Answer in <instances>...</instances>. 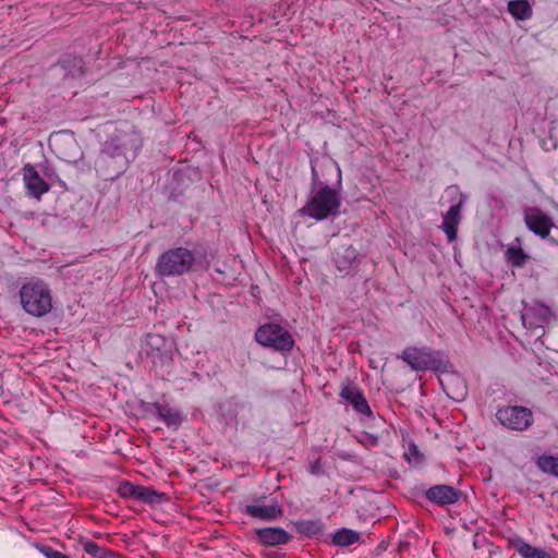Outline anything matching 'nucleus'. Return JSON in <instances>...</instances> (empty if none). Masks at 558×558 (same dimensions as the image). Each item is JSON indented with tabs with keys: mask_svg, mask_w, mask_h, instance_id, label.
<instances>
[{
	"mask_svg": "<svg viewBox=\"0 0 558 558\" xmlns=\"http://www.w3.org/2000/svg\"><path fill=\"white\" fill-rule=\"evenodd\" d=\"M19 296L23 311L33 317H44L53 310L52 291L41 279H28L23 282Z\"/></svg>",
	"mask_w": 558,
	"mask_h": 558,
	"instance_id": "obj_1",
	"label": "nucleus"
},
{
	"mask_svg": "<svg viewBox=\"0 0 558 558\" xmlns=\"http://www.w3.org/2000/svg\"><path fill=\"white\" fill-rule=\"evenodd\" d=\"M195 263L194 253L186 247H175L162 253L156 265L161 277L181 276L189 272Z\"/></svg>",
	"mask_w": 558,
	"mask_h": 558,
	"instance_id": "obj_2",
	"label": "nucleus"
},
{
	"mask_svg": "<svg viewBox=\"0 0 558 558\" xmlns=\"http://www.w3.org/2000/svg\"><path fill=\"white\" fill-rule=\"evenodd\" d=\"M340 204L337 192L329 186H323L313 194L306 206L300 209V213L316 220H323L330 215H336Z\"/></svg>",
	"mask_w": 558,
	"mask_h": 558,
	"instance_id": "obj_3",
	"label": "nucleus"
},
{
	"mask_svg": "<svg viewBox=\"0 0 558 558\" xmlns=\"http://www.w3.org/2000/svg\"><path fill=\"white\" fill-rule=\"evenodd\" d=\"M256 341L277 351H290L294 345L291 333L277 324L260 326L255 332Z\"/></svg>",
	"mask_w": 558,
	"mask_h": 558,
	"instance_id": "obj_4",
	"label": "nucleus"
},
{
	"mask_svg": "<svg viewBox=\"0 0 558 558\" xmlns=\"http://www.w3.org/2000/svg\"><path fill=\"white\" fill-rule=\"evenodd\" d=\"M496 417L501 425L512 430H524L533 423L532 411L521 405L500 408L496 412Z\"/></svg>",
	"mask_w": 558,
	"mask_h": 558,
	"instance_id": "obj_5",
	"label": "nucleus"
},
{
	"mask_svg": "<svg viewBox=\"0 0 558 558\" xmlns=\"http://www.w3.org/2000/svg\"><path fill=\"white\" fill-rule=\"evenodd\" d=\"M524 222L530 231L542 238H547L554 227L551 218L538 208H527L524 213Z\"/></svg>",
	"mask_w": 558,
	"mask_h": 558,
	"instance_id": "obj_6",
	"label": "nucleus"
},
{
	"mask_svg": "<svg viewBox=\"0 0 558 558\" xmlns=\"http://www.w3.org/2000/svg\"><path fill=\"white\" fill-rule=\"evenodd\" d=\"M23 182L28 194L37 199L50 189L49 184L39 175L34 166L29 163L23 167Z\"/></svg>",
	"mask_w": 558,
	"mask_h": 558,
	"instance_id": "obj_7",
	"label": "nucleus"
},
{
	"mask_svg": "<svg viewBox=\"0 0 558 558\" xmlns=\"http://www.w3.org/2000/svg\"><path fill=\"white\" fill-rule=\"evenodd\" d=\"M463 204L464 197L461 196L460 201L452 205L444 215L441 229L446 233L449 242H453L457 238V230L461 221V210Z\"/></svg>",
	"mask_w": 558,
	"mask_h": 558,
	"instance_id": "obj_8",
	"label": "nucleus"
},
{
	"mask_svg": "<svg viewBox=\"0 0 558 558\" xmlns=\"http://www.w3.org/2000/svg\"><path fill=\"white\" fill-rule=\"evenodd\" d=\"M257 539L266 546H278L289 542L290 535L281 527H264L256 530Z\"/></svg>",
	"mask_w": 558,
	"mask_h": 558,
	"instance_id": "obj_9",
	"label": "nucleus"
},
{
	"mask_svg": "<svg viewBox=\"0 0 558 558\" xmlns=\"http://www.w3.org/2000/svg\"><path fill=\"white\" fill-rule=\"evenodd\" d=\"M340 397L347 401H349L355 411L362 414H371V409L366 399L364 398L360 388L354 385H347L342 387L340 391Z\"/></svg>",
	"mask_w": 558,
	"mask_h": 558,
	"instance_id": "obj_10",
	"label": "nucleus"
},
{
	"mask_svg": "<svg viewBox=\"0 0 558 558\" xmlns=\"http://www.w3.org/2000/svg\"><path fill=\"white\" fill-rule=\"evenodd\" d=\"M426 496L439 505H450L459 499L460 492L448 485H436L427 490Z\"/></svg>",
	"mask_w": 558,
	"mask_h": 558,
	"instance_id": "obj_11",
	"label": "nucleus"
},
{
	"mask_svg": "<svg viewBox=\"0 0 558 558\" xmlns=\"http://www.w3.org/2000/svg\"><path fill=\"white\" fill-rule=\"evenodd\" d=\"M245 511L248 515L265 521L274 520L282 514L280 506L276 502L269 505L255 502L246 506Z\"/></svg>",
	"mask_w": 558,
	"mask_h": 558,
	"instance_id": "obj_12",
	"label": "nucleus"
},
{
	"mask_svg": "<svg viewBox=\"0 0 558 558\" xmlns=\"http://www.w3.org/2000/svg\"><path fill=\"white\" fill-rule=\"evenodd\" d=\"M402 359L416 371L428 368L432 364L430 353L416 348L405 349Z\"/></svg>",
	"mask_w": 558,
	"mask_h": 558,
	"instance_id": "obj_13",
	"label": "nucleus"
},
{
	"mask_svg": "<svg viewBox=\"0 0 558 558\" xmlns=\"http://www.w3.org/2000/svg\"><path fill=\"white\" fill-rule=\"evenodd\" d=\"M445 392L449 398L459 401L465 396V385L459 377L446 376L445 379L440 380Z\"/></svg>",
	"mask_w": 558,
	"mask_h": 558,
	"instance_id": "obj_14",
	"label": "nucleus"
},
{
	"mask_svg": "<svg viewBox=\"0 0 558 558\" xmlns=\"http://www.w3.org/2000/svg\"><path fill=\"white\" fill-rule=\"evenodd\" d=\"M506 259L514 267H522L529 259V255L523 251L521 240H515L508 246L506 251Z\"/></svg>",
	"mask_w": 558,
	"mask_h": 558,
	"instance_id": "obj_15",
	"label": "nucleus"
},
{
	"mask_svg": "<svg viewBox=\"0 0 558 558\" xmlns=\"http://www.w3.org/2000/svg\"><path fill=\"white\" fill-rule=\"evenodd\" d=\"M357 251L349 245L340 247L336 253V266L339 271H348L357 258Z\"/></svg>",
	"mask_w": 558,
	"mask_h": 558,
	"instance_id": "obj_16",
	"label": "nucleus"
},
{
	"mask_svg": "<svg viewBox=\"0 0 558 558\" xmlns=\"http://www.w3.org/2000/svg\"><path fill=\"white\" fill-rule=\"evenodd\" d=\"M512 545L522 558H554L546 550L533 547L521 538L513 539Z\"/></svg>",
	"mask_w": 558,
	"mask_h": 558,
	"instance_id": "obj_17",
	"label": "nucleus"
},
{
	"mask_svg": "<svg viewBox=\"0 0 558 558\" xmlns=\"http://www.w3.org/2000/svg\"><path fill=\"white\" fill-rule=\"evenodd\" d=\"M508 11L517 20H527L532 15V8L526 0L509 1Z\"/></svg>",
	"mask_w": 558,
	"mask_h": 558,
	"instance_id": "obj_18",
	"label": "nucleus"
},
{
	"mask_svg": "<svg viewBox=\"0 0 558 558\" xmlns=\"http://www.w3.org/2000/svg\"><path fill=\"white\" fill-rule=\"evenodd\" d=\"M360 534L350 529H341L337 531L332 536V543L337 546H350L357 542Z\"/></svg>",
	"mask_w": 558,
	"mask_h": 558,
	"instance_id": "obj_19",
	"label": "nucleus"
},
{
	"mask_svg": "<svg viewBox=\"0 0 558 558\" xmlns=\"http://www.w3.org/2000/svg\"><path fill=\"white\" fill-rule=\"evenodd\" d=\"M166 347V339L158 333L147 335L144 342V350L147 354L154 355L161 352Z\"/></svg>",
	"mask_w": 558,
	"mask_h": 558,
	"instance_id": "obj_20",
	"label": "nucleus"
},
{
	"mask_svg": "<svg viewBox=\"0 0 558 558\" xmlns=\"http://www.w3.org/2000/svg\"><path fill=\"white\" fill-rule=\"evenodd\" d=\"M536 463L543 472L558 476V457L544 454L538 457Z\"/></svg>",
	"mask_w": 558,
	"mask_h": 558,
	"instance_id": "obj_21",
	"label": "nucleus"
},
{
	"mask_svg": "<svg viewBox=\"0 0 558 558\" xmlns=\"http://www.w3.org/2000/svg\"><path fill=\"white\" fill-rule=\"evenodd\" d=\"M162 497V494L157 493L151 487L138 486L135 499L147 504H158Z\"/></svg>",
	"mask_w": 558,
	"mask_h": 558,
	"instance_id": "obj_22",
	"label": "nucleus"
},
{
	"mask_svg": "<svg viewBox=\"0 0 558 558\" xmlns=\"http://www.w3.org/2000/svg\"><path fill=\"white\" fill-rule=\"evenodd\" d=\"M157 414L169 426H178L181 423L180 414L172 409L158 407Z\"/></svg>",
	"mask_w": 558,
	"mask_h": 558,
	"instance_id": "obj_23",
	"label": "nucleus"
},
{
	"mask_svg": "<svg viewBox=\"0 0 558 558\" xmlns=\"http://www.w3.org/2000/svg\"><path fill=\"white\" fill-rule=\"evenodd\" d=\"M83 548L87 554H89L94 557H97V558H113L114 557V554L112 551L101 548L100 546H98V544H96L93 541H85L83 543Z\"/></svg>",
	"mask_w": 558,
	"mask_h": 558,
	"instance_id": "obj_24",
	"label": "nucleus"
},
{
	"mask_svg": "<svg viewBox=\"0 0 558 558\" xmlns=\"http://www.w3.org/2000/svg\"><path fill=\"white\" fill-rule=\"evenodd\" d=\"M137 487L138 486H136L130 482H122L118 486V493L121 497H124V498H129V497L135 498L136 493H137Z\"/></svg>",
	"mask_w": 558,
	"mask_h": 558,
	"instance_id": "obj_25",
	"label": "nucleus"
},
{
	"mask_svg": "<svg viewBox=\"0 0 558 558\" xmlns=\"http://www.w3.org/2000/svg\"><path fill=\"white\" fill-rule=\"evenodd\" d=\"M405 459L410 463H418L422 460L421 453L414 444H410L408 450L404 452Z\"/></svg>",
	"mask_w": 558,
	"mask_h": 558,
	"instance_id": "obj_26",
	"label": "nucleus"
},
{
	"mask_svg": "<svg viewBox=\"0 0 558 558\" xmlns=\"http://www.w3.org/2000/svg\"><path fill=\"white\" fill-rule=\"evenodd\" d=\"M40 551L46 558H70L63 553L56 550L49 546H44Z\"/></svg>",
	"mask_w": 558,
	"mask_h": 558,
	"instance_id": "obj_27",
	"label": "nucleus"
},
{
	"mask_svg": "<svg viewBox=\"0 0 558 558\" xmlns=\"http://www.w3.org/2000/svg\"><path fill=\"white\" fill-rule=\"evenodd\" d=\"M106 149H107L108 154H110V155H112V156L117 155V153H116V151H109V147H107Z\"/></svg>",
	"mask_w": 558,
	"mask_h": 558,
	"instance_id": "obj_28",
	"label": "nucleus"
}]
</instances>
